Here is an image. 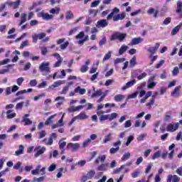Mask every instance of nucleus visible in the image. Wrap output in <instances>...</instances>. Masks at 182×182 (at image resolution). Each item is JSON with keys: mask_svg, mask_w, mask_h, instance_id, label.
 <instances>
[{"mask_svg": "<svg viewBox=\"0 0 182 182\" xmlns=\"http://www.w3.org/2000/svg\"><path fill=\"white\" fill-rule=\"evenodd\" d=\"M50 63L49 62H43L38 67L39 72L43 76H47L50 73Z\"/></svg>", "mask_w": 182, "mask_h": 182, "instance_id": "nucleus-1", "label": "nucleus"}, {"mask_svg": "<svg viewBox=\"0 0 182 182\" xmlns=\"http://www.w3.org/2000/svg\"><path fill=\"white\" fill-rule=\"evenodd\" d=\"M75 39L79 40L77 41L78 45H80L81 46L85 44V42H87V41H89V36H85V32L80 31L76 36Z\"/></svg>", "mask_w": 182, "mask_h": 182, "instance_id": "nucleus-2", "label": "nucleus"}, {"mask_svg": "<svg viewBox=\"0 0 182 182\" xmlns=\"http://www.w3.org/2000/svg\"><path fill=\"white\" fill-rule=\"evenodd\" d=\"M126 36H127V33H122L120 32H116L113 33L110 37V41H116L117 39L119 42H123L124 39H126Z\"/></svg>", "mask_w": 182, "mask_h": 182, "instance_id": "nucleus-3", "label": "nucleus"}, {"mask_svg": "<svg viewBox=\"0 0 182 182\" xmlns=\"http://www.w3.org/2000/svg\"><path fill=\"white\" fill-rule=\"evenodd\" d=\"M66 149L73 151H77L80 149V144L70 142L67 144Z\"/></svg>", "mask_w": 182, "mask_h": 182, "instance_id": "nucleus-4", "label": "nucleus"}, {"mask_svg": "<svg viewBox=\"0 0 182 182\" xmlns=\"http://www.w3.org/2000/svg\"><path fill=\"white\" fill-rule=\"evenodd\" d=\"M180 123L176 122L175 124H168L166 127V132H170L171 133H174L176 130L178 129Z\"/></svg>", "mask_w": 182, "mask_h": 182, "instance_id": "nucleus-5", "label": "nucleus"}, {"mask_svg": "<svg viewBox=\"0 0 182 182\" xmlns=\"http://www.w3.org/2000/svg\"><path fill=\"white\" fill-rule=\"evenodd\" d=\"M38 18H43V19L46 21H49L50 19H53V15L49 14L48 13H45V11H42L38 13Z\"/></svg>", "mask_w": 182, "mask_h": 182, "instance_id": "nucleus-6", "label": "nucleus"}, {"mask_svg": "<svg viewBox=\"0 0 182 182\" xmlns=\"http://www.w3.org/2000/svg\"><path fill=\"white\" fill-rule=\"evenodd\" d=\"M6 5L12 7L14 9H18L19 5H21V0H16V1H6Z\"/></svg>", "mask_w": 182, "mask_h": 182, "instance_id": "nucleus-7", "label": "nucleus"}, {"mask_svg": "<svg viewBox=\"0 0 182 182\" xmlns=\"http://www.w3.org/2000/svg\"><path fill=\"white\" fill-rule=\"evenodd\" d=\"M34 151H36L35 157H39V156H42L46 151V148L45 146H38L35 148Z\"/></svg>", "mask_w": 182, "mask_h": 182, "instance_id": "nucleus-8", "label": "nucleus"}, {"mask_svg": "<svg viewBox=\"0 0 182 182\" xmlns=\"http://www.w3.org/2000/svg\"><path fill=\"white\" fill-rule=\"evenodd\" d=\"M109 25V22L106 19H102L97 21V28H106Z\"/></svg>", "mask_w": 182, "mask_h": 182, "instance_id": "nucleus-9", "label": "nucleus"}, {"mask_svg": "<svg viewBox=\"0 0 182 182\" xmlns=\"http://www.w3.org/2000/svg\"><path fill=\"white\" fill-rule=\"evenodd\" d=\"M159 48H160V43H156L154 47H149L148 48L147 50L151 55H154V53H156V52H157V50H159Z\"/></svg>", "mask_w": 182, "mask_h": 182, "instance_id": "nucleus-10", "label": "nucleus"}, {"mask_svg": "<svg viewBox=\"0 0 182 182\" xmlns=\"http://www.w3.org/2000/svg\"><path fill=\"white\" fill-rule=\"evenodd\" d=\"M180 182V177L177 175H169L168 176L167 182Z\"/></svg>", "mask_w": 182, "mask_h": 182, "instance_id": "nucleus-11", "label": "nucleus"}, {"mask_svg": "<svg viewBox=\"0 0 182 182\" xmlns=\"http://www.w3.org/2000/svg\"><path fill=\"white\" fill-rule=\"evenodd\" d=\"M28 117H29L28 114H26L22 119V122L24 123V126H29L32 124V120L29 119Z\"/></svg>", "mask_w": 182, "mask_h": 182, "instance_id": "nucleus-12", "label": "nucleus"}, {"mask_svg": "<svg viewBox=\"0 0 182 182\" xmlns=\"http://www.w3.org/2000/svg\"><path fill=\"white\" fill-rule=\"evenodd\" d=\"M114 22H117V21H122L126 18V14L122 13L121 14H117L116 16H112Z\"/></svg>", "mask_w": 182, "mask_h": 182, "instance_id": "nucleus-13", "label": "nucleus"}, {"mask_svg": "<svg viewBox=\"0 0 182 182\" xmlns=\"http://www.w3.org/2000/svg\"><path fill=\"white\" fill-rule=\"evenodd\" d=\"M63 83H65V81L58 80V81L54 82L51 85L49 86L48 88L50 89L51 90H53L55 87H59V86H60V85H63Z\"/></svg>", "mask_w": 182, "mask_h": 182, "instance_id": "nucleus-14", "label": "nucleus"}, {"mask_svg": "<svg viewBox=\"0 0 182 182\" xmlns=\"http://www.w3.org/2000/svg\"><path fill=\"white\" fill-rule=\"evenodd\" d=\"M120 12V10L117 9V7H115L112 9V11L107 16V19L109 21L114 16L115 14H119Z\"/></svg>", "mask_w": 182, "mask_h": 182, "instance_id": "nucleus-15", "label": "nucleus"}, {"mask_svg": "<svg viewBox=\"0 0 182 182\" xmlns=\"http://www.w3.org/2000/svg\"><path fill=\"white\" fill-rule=\"evenodd\" d=\"M75 119H77V120H86L89 119V116L86 115V113L85 112H81L78 115L75 116Z\"/></svg>", "mask_w": 182, "mask_h": 182, "instance_id": "nucleus-16", "label": "nucleus"}, {"mask_svg": "<svg viewBox=\"0 0 182 182\" xmlns=\"http://www.w3.org/2000/svg\"><path fill=\"white\" fill-rule=\"evenodd\" d=\"M134 83H136V80H132L128 82L124 86L122 87V90H126L127 89H129V87H132Z\"/></svg>", "mask_w": 182, "mask_h": 182, "instance_id": "nucleus-17", "label": "nucleus"}, {"mask_svg": "<svg viewBox=\"0 0 182 182\" xmlns=\"http://www.w3.org/2000/svg\"><path fill=\"white\" fill-rule=\"evenodd\" d=\"M33 89L32 88H28L27 90H23L17 92L16 94V96H21V95H25V93H31V92H33Z\"/></svg>", "mask_w": 182, "mask_h": 182, "instance_id": "nucleus-18", "label": "nucleus"}, {"mask_svg": "<svg viewBox=\"0 0 182 182\" xmlns=\"http://www.w3.org/2000/svg\"><path fill=\"white\" fill-rule=\"evenodd\" d=\"M141 42H143L141 37L134 38L132 40V45H139V43H141Z\"/></svg>", "mask_w": 182, "mask_h": 182, "instance_id": "nucleus-19", "label": "nucleus"}, {"mask_svg": "<svg viewBox=\"0 0 182 182\" xmlns=\"http://www.w3.org/2000/svg\"><path fill=\"white\" fill-rule=\"evenodd\" d=\"M113 140V134L112 133L108 134L105 136L103 139V143L106 144L108 141H112Z\"/></svg>", "mask_w": 182, "mask_h": 182, "instance_id": "nucleus-20", "label": "nucleus"}, {"mask_svg": "<svg viewBox=\"0 0 182 182\" xmlns=\"http://www.w3.org/2000/svg\"><path fill=\"white\" fill-rule=\"evenodd\" d=\"M42 143H44V144H46V146H52L53 144V139H52V138H48V139H44L42 140Z\"/></svg>", "mask_w": 182, "mask_h": 182, "instance_id": "nucleus-21", "label": "nucleus"}, {"mask_svg": "<svg viewBox=\"0 0 182 182\" xmlns=\"http://www.w3.org/2000/svg\"><path fill=\"white\" fill-rule=\"evenodd\" d=\"M75 93H80V95H85L86 93V89L81 88L80 87H77L74 90Z\"/></svg>", "mask_w": 182, "mask_h": 182, "instance_id": "nucleus-22", "label": "nucleus"}, {"mask_svg": "<svg viewBox=\"0 0 182 182\" xmlns=\"http://www.w3.org/2000/svg\"><path fill=\"white\" fill-rule=\"evenodd\" d=\"M105 160H106V155L100 156L95 160V164H99L100 162L101 163H105Z\"/></svg>", "mask_w": 182, "mask_h": 182, "instance_id": "nucleus-23", "label": "nucleus"}, {"mask_svg": "<svg viewBox=\"0 0 182 182\" xmlns=\"http://www.w3.org/2000/svg\"><path fill=\"white\" fill-rule=\"evenodd\" d=\"M64 140H66V138H62L58 141L59 149H65V147H66V141Z\"/></svg>", "mask_w": 182, "mask_h": 182, "instance_id": "nucleus-24", "label": "nucleus"}, {"mask_svg": "<svg viewBox=\"0 0 182 182\" xmlns=\"http://www.w3.org/2000/svg\"><path fill=\"white\" fill-rule=\"evenodd\" d=\"M18 150L15 152L16 156H21V154H23V150H25V147L23 145H19Z\"/></svg>", "mask_w": 182, "mask_h": 182, "instance_id": "nucleus-25", "label": "nucleus"}, {"mask_svg": "<svg viewBox=\"0 0 182 182\" xmlns=\"http://www.w3.org/2000/svg\"><path fill=\"white\" fill-rule=\"evenodd\" d=\"M128 49H129V46L126 45L122 46L119 50V55H123V53H124V52H126V50H127Z\"/></svg>", "mask_w": 182, "mask_h": 182, "instance_id": "nucleus-26", "label": "nucleus"}, {"mask_svg": "<svg viewBox=\"0 0 182 182\" xmlns=\"http://www.w3.org/2000/svg\"><path fill=\"white\" fill-rule=\"evenodd\" d=\"M107 164H102L98 166L97 170L98 171H106V170H107Z\"/></svg>", "mask_w": 182, "mask_h": 182, "instance_id": "nucleus-27", "label": "nucleus"}, {"mask_svg": "<svg viewBox=\"0 0 182 182\" xmlns=\"http://www.w3.org/2000/svg\"><path fill=\"white\" fill-rule=\"evenodd\" d=\"M95 174H96V171H95V170H91L87 172L86 176H87L88 180H92V178L95 177Z\"/></svg>", "mask_w": 182, "mask_h": 182, "instance_id": "nucleus-28", "label": "nucleus"}, {"mask_svg": "<svg viewBox=\"0 0 182 182\" xmlns=\"http://www.w3.org/2000/svg\"><path fill=\"white\" fill-rule=\"evenodd\" d=\"M102 90H98L97 91L95 92V93H93L92 95H91V97L92 99L95 98V97H97L99 96H102Z\"/></svg>", "mask_w": 182, "mask_h": 182, "instance_id": "nucleus-29", "label": "nucleus"}, {"mask_svg": "<svg viewBox=\"0 0 182 182\" xmlns=\"http://www.w3.org/2000/svg\"><path fill=\"white\" fill-rule=\"evenodd\" d=\"M12 66H14V65H8L7 66H6V69H3L0 70V75H5V73H7V72H9V68H12Z\"/></svg>", "mask_w": 182, "mask_h": 182, "instance_id": "nucleus-30", "label": "nucleus"}, {"mask_svg": "<svg viewBox=\"0 0 182 182\" xmlns=\"http://www.w3.org/2000/svg\"><path fill=\"white\" fill-rule=\"evenodd\" d=\"M180 28H181V25H178V26H176L175 28H173L171 31V35H173V36L177 35V33H178V31H180Z\"/></svg>", "mask_w": 182, "mask_h": 182, "instance_id": "nucleus-31", "label": "nucleus"}, {"mask_svg": "<svg viewBox=\"0 0 182 182\" xmlns=\"http://www.w3.org/2000/svg\"><path fill=\"white\" fill-rule=\"evenodd\" d=\"M41 165L38 166L36 169L31 171V174L33 176H38L39 174V171L41 170Z\"/></svg>", "mask_w": 182, "mask_h": 182, "instance_id": "nucleus-32", "label": "nucleus"}, {"mask_svg": "<svg viewBox=\"0 0 182 182\" xmlns=\"http://www.w3.org/2000/svg\"><path fill=\"white\" fill-rule=\"evenodd\" d=\"M115 102H122L124 99V96L122 95H117L114 97Z\"/></svg>", "mask_w": 182, "mask_h": 182, "instance_id": "nucleus-33", "label": "nucleus"}, {"mask_svg": "<svg viewBox=\"0 0 182 182\" xmlns=\"http://www.w3.org/2000/svg\"><path fill=\"white\" fill-rule=\"evenodd\" d=\"M60 11V8L55 7V8L51 9L50 10V14H56V15H58V14H59Z\"/></svg>", "mask_w": 182, "mask_h": 182, "instance_id": "nucleus-34", "label": "nucleus"}, {"mask_svg": "<svg viewBox=\"0 0 182 182\" xmlns=\"http://www.w3.org/2000/svg\"><path fill=\"white\" fill-rule=\"evenodd\" d=\"M26 14H21V21L19 23V26H21V25H23V23L26 22Z\"/></svg>", "mask_w": 182, "mask_h": 182, "instance_id": "nucleus-35", "label": "nucleus"}, {"mask_svg": "<svg viewBox=\"0 0 182 182\" xmlns=\"http://www.w3.org/2000/svg\"><path fill=\"white\" fill-rule=\"evenodd\" d=\"M130 159V152L125 153L122 157V161H126Z\"/></svg>", "mask_w": 182, "mask_h": 182, "instance_id": "nucleus-36", "label": "nucleus"}, {"mask_svg": "<svg viewBox=\"0 0 182 182\" xmlns=\"http://www.w3.org/2000/svg\"><path fill=\"white\" fill-rule=\"evenodd\" d=\"M108 116L109 122H112V120H114V119L117 118V113L113 112L111 114H108Z\"/></svg>", "mask_w": 182, "mask_h": 182, "instance_id": "nucleus-37", "label": "nucleus"}, {"mask_svg": "<svg viewBox=\"0 0 182 182\" xmlns=\"http://www.w3.org/2000/svg\"><path fill=\"white\" fill-rule=\"evenodd\" d=\"M161 156V151H157L155 152L152 156V160H156V159H159V157Z\"/></svg>", "mask_w": 182, "mask_h": 182, "instance_id": "nucleus-38", "label": "nucleus"}, {"mask_svg": "<svg viewBox=\"0 0 182 182\" xmlns=\"http://www.w3.org/2000/svg\"><path fill=\"white\" fill-rule=\"evenodd\" d=\"M125 60H126V58H116L114 60V65H117L118 63H123V62H124Z\"/></svg>", "mask_w": 182, "mask_h": 182, "instance_id": "nucleus-39", "label": "nucleus"}, {"mask_svg": "<svg viewBox=\"0 0 182 182\" xmlns=\"http://www.w3.org/2000/svg\"><path fill=\"white\" fill-rule=\"evenodd\" d=\"M23 105H25L24 102H21L16 104V110H21L22 107H23Z\"/></svg>", "mask_w": 182, "mask_h": 182, "instance_id": "nucleus-40", "label": "nucleus"}, {"mask_svg": "<svg viewBox=\"0 0 182 182\" xmlns=\"http://www.w3.org/2000/svg\"><path fill=\"white\" fill-rule=\"evenodd\" d=\"M145 137H147V134H146V133L141 134L138 136L137 140H138V141H143V140H144Z\"/></svg>", "mask_w": 182, "mask_h": 182, "instance_id": "nucleus-41", "label": "nucleus"}, {"mask_svg": "<svg viewBox=\"0 0 182 182\" xmlns=\"http://www.w3.org/2000/svg\"><path fill=\"white\" fill-rule=\"evenodd\" d=\"M129 64H130L131 68L136 66V63L135 55H134L133 58L130 60Z\"/></svg>", "mask_w": 182, "mask_h": 182, "instance_id": "nucleus-42", "label": "nucleus"}, {"mask_svg": "<svg viewBox=\"0 0 182 182\" xmlns=\"http://www.w3.org/2000/svg\"><path fill=\"white\" fill-rule=\"evenodd\" d=\"M56 116V114L51 115L50 117L48 118V119L46 121L45 124H50L52 123V119H54Z\"/></svg>", "mask_w": 182, "mask_h": 182, "instance_id": "nucleus-43", "label": "nucleus"}, {"mask_svg": "<svg viewBox=\"0 0 182 182\" xmlns=\"http://www.w3.org/2000/svg\"><path fill=\"white\" fill-rule=\"evenodd\" d=\"M66 19L69 20V19H73L74 16H73V13L71 11H68L67 12V15L65 16Z\"/></svg>", "mask_w": 182, "mask_h": 182, "instance_id": "nucleus-44", "label": "nucleus"}, {"mask_svg": "<svg viewBox=\"0 0 182 182\" xmlns=\"http://www.w3.org/2000/svg\"><path fill=\"white\" fill-rule=\"evenodd\" d=\"M133 140H134V136L130 135V136L127 138V142H126V146H129L130 143H132V141H133Z\"/></svg>", "mask_w": 182, "mask_h": 182, "instance_id": "nucleus-45", "label": "nucleus"}, {"mask_svg": "<svg viewBox=\"0 0 182 182\" xmlns=\"http://www.w3.org/2000/svg\"><path fill=\"white\" fill-rule=\"evenodd\" d=\"M46 134H47L46 131L45 130L41 131L40 132H38V135H39L38 139H43V137L46 136Z\"/></svg>", "mask_w": 182, "mask_h": 182, "instance_id": "nucleus-46", "label": "nucleus"}, {"mask_svg": "<svg viewBox=\"0 0 182 182\" xmlns=\"http://www.w3.org/2000/svg\"><path fill=\"white\" fill-rule=\"evenodd\" d=\"M110 58H112V51H108V53L107 54H105V55L103 58V61L105 62V60H109V59H110Z\"/></svg>", "mask_w": 182, "mask_h": 182, "instance_id": "nucleus-47", "label": "nucleus"}, {"mask_svg": "<svg viewBox=\"0 0 182 182\" xmlns=\"http://www.w3.org/2000/svg\"><path fill=\"white\" fill-rule=\"evenodd\" d=\"M48 86V82L46 81H43L41 83H40L38 85V89H43V87H46Z\"/></svg>", "mask_w": 182, "mask_h": 182, "instance_id": "nucleus-48", "label": "nucleus"}, {"mask_svg": "<svg viewBox=\"0 0 182 182\" xmlns=\"http://www.w3.org/2000/svg\"><path fill=\"white\" fill-rule=\"evenodd\" d=\"M178 93H180V89L178 88V87H175L173 91L171 92V95L173 97L177 96V95H178Z\"/></svg>", "mask_w": 182, "mask_h": 182, "instance_id": "nucleus-49", "label": "nucleus"}, {"mask_svg": "<svg viewBox=\"0 0 182 182\" xmlns=\"http://www.w3.org/2000/svg\"><path fill=\"white\" fill-rule=\"evenodd\" d=\"M157 85V82H148V85L147 87L149 89H153V87H154L156 85Z\"/></svg>", "mask_w": 182, "mask_h": 182, "instance_id": "nucleus-50", "label": "nucleus"}, {"mask_svg": "<svg viewBox=\"0 0 182 182\" xmlns=\"http://www.w3.org/2000/svg\"><path fill=\"white\" fill-rule=\"evenodd\" d=\"M58 61L55 63L53 68H59V66H60V65H62V62H63V59H59L57 60Z\"/></svg>", "mask_w": 182, "mask_h": 182, "instance_id": "nucleus-51", "label": "nucleus"}, {"mask_svg": "<svg viewBox=\"0 0 182 182\" xmlns=\"http://www.w3.org/2000/svg\"><path fill=\"white\" fill-rule=\"evenodd\" d=\"M106 42H107V39L106 38L105 36H104L101 41L99 42V46H103V45H106Z\"/></svg>", "mask_w": 182, "mask_h": 182, "instance_id": "nucleus-52", "label": "nucleus"}, {"mask_svg": "<svg viewBox=\"0 0 182 182\" xmlns=\"http://www.w3.org/2000/svg\"><path fill=\"white\" fill-rule=\"evenodd\" d=\"M120 150V147H117V148H111L109 149V153L110 154H114L115 153H117Z\"/></svg>", "mask_w": 182, "mask_h": 182, "instance_id": "nucleus-53", "label": "nucleus"}, {"mask_svg": "<svg viewBox=\"0 0 182 182\" xmlns=\"http://www.w3.org/2000/svg\"><path fill=\"white\" fill-rule=\"evenodd\" d=\"M105 120H109V114L101 115L100 117V122H105Z\"/></svg>", "mask_w": 182, "mask_h": 182, "instance_id": "nucleus-54", "label": "nucleus"}, {"mask_svg": "<svg viewBox=\"0 0 182 182\" xmlns=\"http://www.w3.org/2000/svg\"><path fill=\"white\" fill-rule=\"evenodd\" d=\"M98 12H99V10L90 9L89 15H93V16H96Z\"/></svg>", "mask_w": 182, "mask_h": 182, "instance_id": "nucleus-55", "label": "nucleus"}, {"mask_svg": "<svg viewBox=\"0 0 182 182\" xmlns=\"http://www.w3.org/2000/svg\"><path fill=\"white\" fill-rule=\"evenodd\" d=\"M180 73V70H178V67H175L172 71L173 76H177Z\"/></svg>", "mask_w": 182, "mask_h": 182, "instance_id": "nucleus-56", "label": "nucleus"}, {"mask_svg": "<svg viewBox=\"0 0 182 182\" xmlns=\"http://www.w3.org/2000/svg\"><path fill=\"white\" fill-rule=\"evenodd\" d=\"M77 31H79V27H75V28L71 29L68 33L69 36L73 35V33H76V32H77Z\"/></svg>", "mask_w": 182, "mask_h": 182, "instance_id": "nucleus-57", "label": "nucleus"}, {"mask_svg": "<svg viewBox=\"0 0 182 182\" xmlns=\"http://www.w3.org/2000/svg\"><path fill=\"white\" fill-rule=\"evenodd\" d=\"M56 164H52L49 167H48V171L52 172L55 171L56 170Z\"/></svg>", "mask_w": 182, "mask_h": 182, "instance_id": "nucleus-58", "label": "nucleus"}, {"mask_svg": "<svg viewBox=\"0 0 182 182\" xmlns=\"http://www.w3.org/2000/svg\"><path fill=\"white\" fill-rule=\"evenodd\" d=\"M69 92V86H65L60 92V95H66Z\"/></svg>", "mask_w": 182, "mask_h": 182, "instance_id": "nucleus-59", "label": "nucleus"}, {"mask_svg": "<svg viewBox=\"0 0 182 182\" xmlns=\"http://www.w3.org/2000/svg\"><path fill=\"white\" fill-rule=\"evenodd\" d=\"M59 155V151L58 150L53 151V154H50L49 159H52L53 157H57Z\"/></svg>", "mask_w": 182, "mask_h": 182, "instance_id": "nucleus-60", "label": "nucleus"}, {"mask_svg": "<svg viewBox=\"0 0 182 182\" xmlns=\"http://www.w3.org/2000/svg\"><path fill=\"white\" fill-rule=\"evenodd\" d=\"M68 46H69V42L66 41L65 43L61 44L60 46V49H62V50H65V49H66V48H68Z\"/></svg>", "mask_w": 182, "mask_h": 182, "instance_id": "nucleus-61", "label": "nucleus"}, {"mask_svg": "<svg viewBox=\"0 0 182 182\" xmlns=\"http://www.w3.org/2000/svg\"><path fill=\"white\" fill-rule=\"evenodd\" d=\"M89 69V67H87V65H82L80 68V72H82V73H85V72H87Z\"/></svg>", "mask_w": 182, "mask_h": 182, "instance_id": "nucleus-62", "label": "nucleus"}, {"mask_svg": "<svg viewBox=\"0 0 182 182\" xmlns=\"http://www.w3.org/2000/svg\"><path fill=\"white\" fill-rule=\"evenodd\" d=\"M45 180L43 176H41L40 178H34L32 182H42Z\"/></svg>", "mask_w": 182, "mask_h": 182, "instance_id": "nucleus-63", "label": "nucleus"}, {"mask_svg": "<svg viewBox=\"0 0 182 182\" xmlns=\"http://www.w3.org/2000/svg\"><path fill=\"white\" fill-rule=\"evenodd\" d=\"M176 14H179V18H182V7L177 6Z\"/></svg>", "mask_w": 182, "mask_h": 182, "instance_id": "nucleus-64", "label": "nucleus"}]
</instances>
